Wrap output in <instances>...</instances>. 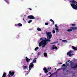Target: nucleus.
<instances>
[{"instance_id": "1", "label": "nucleus", "mask_w": 77, "mask_h": 77, "mask_svg": "<svg viewBox=\"0 0 77 77\" xmlns=\"http://www.w3.org/2000/svg\"><path fill=\"white\" fill-rule=\"evenodd\" d=\"M46 34L47 35V39H46L45 40H44V41L46 42V44H47V42L48 43L50 42V41H51L50 39L52 38V34H51V32H47Z\"/></svg>"}, {"instance_id": "2", "label": "nucleus", "mask_w": 77, "mask_h": 77, "mask_svg": "<svg viewBox=\"0 0 77 77\" xmlns=\"http://www.w3.org/2000/svg\"><path fill=\"white\" fill-rule=\"evenodd\" d=\"M33 63H36V58L34 59L32 62V63H30L29 65V72H30V70H31L32 69L33 67L34 66V65Z\"/></svg>"}, {"instance_id": "3", "label": "nucleus", "mask_w": 77, "mask_h": 77, "mask_svg": "<svg viewBox=\"0 0 77 77\" xmlns=\"http://www.w3.org/2000/svg\"><path fill=\"white\" fill-rule=\"evenodd\" d=\"M47 43H46V42H45L44 40H43L39 43V47H41L42 45H43L42 46V47L44 48L45 46V45Z\"/></svg>"}, {"instance_id": "4", "label": "nucleus", "mask_w": 77, "mask_h": 77, "mask_svg": "<svg viewBox=\"0 0 77 77\" xmlns=\"http://www.w3.org/2000/svg\"><path fill=\"white\" fill-rule=\"evenodd\" d=\"M70 66L71 68H75L76 69H77V64H75V63H70Z\"/></svg>"}, {"instance_id": "5", "label": "nucleus", "mask_w": 77, "mask_h": 77, "mask_svg": "<svg viewBox=\"0 0 77 77\" xmlns=\"http://www.w3.org/2000/svg\"><path fill=\"white\" fill-rule=\"evenodd\" d=\"M70 29H68L67 30V32H72L73 30H77V27H71L70 28Z\"/></svg>"}, {"instance_id": "6", "label": "nucleus", "mask_w": 77, "mask_h": 77, "mask_svg": "<svg viewBox=\"0 0 77 77\" xmlns=\"http://www.w3.org/2000/svg\"><path fill=\"white\" fill-rule=\"evenodd\" d=\"M71 5L73 9H75V10H77V4H76L75 5L74 4H71Z\"/></svg>"}, {"instance_id": "7", "label": "nucleus", "mask_w": 77, "mask_h": 77, "mask_svg": "<svg viewBox=\"0 0 77 77\" xmlns=\"http://www.w3.org/2000/svg\"><path fill=\"white\" fill-rule=\"evenodd\" d=\"M71 53H72V51H70L69 52H67V55H69V56L70 57H71L72 56H73L74 55V54H71Z\"/></svg>"}, {"instance_id": "8", "label": "nucleus", "mask_w": 77, "mask_h": 77, "mask_svg": "<svg viewBox=\"0 0 77 77\" xmlns=\"http://www.w3.org/2000/svg\"><path fill=\"white\" fill-rule=\"evenodd\" d=\"M28 18L31 20H33L35 19V17L33 15H30L28 16Z\"/></svg>"}, {"instance_id": "9", "label": "nucleus", "mask_w": 77, "mask_h": 77, "mask_svg": "<svg viewBox=\"0 0 77 77\" xmlns=\"http://www.w3.org/2000/svg\"><path fill=\"white\" fill-rule=\"evenodd\" d=\"M51 48L52 50H54V49H56V50H57V47L56 46L55 47L54 45L52 46Z\"/></svg>"}, {"instance_id": "10", "label": "nucleus", "mask_w": 77, "mask_h": 77, "mask_svg": "<svg viewBox=\"0 0 77 77\" xmlns=\"http://www.w3.org/2000/svg\"><path fill=\"white\" fill-rule=\"evenodd\" d=\"M70 2H71V3H72V4H74V5H75L76 3V4H77V2L75 1H74V0H72V1H70Z\"/></svg>"}, {"instance_id": "11", "label": "nucleus", "mask_w": 77, "mask_h": 77, "mask_svg": "<svg viewBox=\"0 0 77 77\" xmlns=\"http://www.w3.org/2000/svg\"><path fill=\"white\" fill-rule=\"evenodd\" d=\"M9 74H10L11 76H13V75L14 74V72H12L11 71H10L9 72Z\"/></svg>"}, {"instance_id": "12", "label": "nucleus", "mask_w": 77, "mask_h": 77, "mask_svg": "<svg viewBox=\"0 0 77 77\" xmlns=\"http://www.w3.org/2000/svg\"><path fill=\"white\" fill-rule=\"evenodd\" d=\"M44 71H45V73H47V72H48V69H47L46 68H45L44 69Z\"/></svg>"}, {"instance_id": "13", "label": "nucleus", "mask_w": 77, "mask_h": 77, "mask_svg": "<svg viewBox=\"0 0 77 77\" xmlns=\"http://www.w3.org/2000/svg\"><path fill=\"white\" fill-rule=\"evenodd\" d=\"M72 48L74 50H77V48H76V47H74V46H72Z\"/></svg>"}, {"instance_id": "14", "label": "nucleus", "mask_w": 77, "mask_h": 77, "mask_svg": "<svg viewBox=\"0 0 77 77\" xmlns=\"http://www.w3.org/2000/svg\"><path fill=\"white\" fill-rule=\"evenodd\" d=\"M17 25L18 26H20V27H22L23 26V25L21 24V23H19L17 24Z\"/></svg>"}, {"instance_id": "15", "label": "nucleus", "mask_w": 77, "mask_h": 77, "mask_svg": "<svg viewBox=\"0 0 77 77\" xmlns=\"http://www.w3.org/2000/svg\"><path fill=\"white\" fill-rule=\"evenodd\" d=\"M43 55L44 57H47V54L46 53H44L43 54Z\"/></svg>"}, {"instance_id": "16", "label": "nucleus", "mask_w": 77, "mask_h": 77, "mask_svg": "<svg viewBox=\"0 0 77 77\" xmlns=\"http://www.w3.org/2000/svg\"><path fill=\"white\" fill-rule=\"evenodd\" d=\"M23 70H25V69H27V66H25L24 65H23Z\"/></svg>"}, {"instance_id": "17", "label": "nucleus", "mask_w": 77, "mask_h": 77, "mask_svg": "<svg viewBox=\"0 0 77 77\" xmlns=\"http://www.w3.org/2000/svg\"><path fill=\"white\" fill-rule=\"evenodd\" d=\"M55 30L56 31H57V33H59V29H58L57 27L55 28Z\"/></svg>"}, {"instance_id": "18", "label": "nucleus", "mask_w": 77, "mask_h": 77, "mask_svg": "<svg viewBox=\"0 0 77 77\" xmlns=\"http://www.w3.org/2000/svg\"><path fill=\"white\" fill-rule=\"evenodd\" d=\"M26 60L27 62H29V59L27 58V57H26Z\"/></svg>"}, {"instance_id": "19", "label": "nucleus", "mask_w": 77, "mask_h": 77, "mask_svg": "<svg viewBox=\"0 0 77 77\" xmlns=\"http://www.w3.org/2000/svg\"><path fill=\"white\" fill-rule=\"evenodd\" d=\"M7 3H8V4H9V1H8V0H4Z\"/></svg>"}, {"instance_id": "20", "label": "nucleus", "mask_w": 77, "mask_h": 77, "mask_svg": "<svg viewBox=\"0 0 77 77\" xmlns=\"http://www.w3.org/2000/svg\"><path fill=\"white\" fill-rule=\"evenodd\" d=\"M50 21H51V22H52V23H53V24H54V21H53V20H50Z\"/></svg>"}, {"instance_id": "21", "label": "nucleus", "mask_w": 77, "mask_h": 77, "mask_svg": "<svg viewBox=\"0 0 77 77\" xmlns=\"http://www.w3.org/2000/svg\"><path fill=\"white\" fill-rule=\"evenodd\" d=\"M37 30H38V31H41V29L39 28H37Z\"/></svg>"}, {"instance_id": "22", "label": "nucleus", "mask_w": 77, "mask_h": 77, "mask_svg": "<svg viewBox=\"0 0 77 77\" xmlns=\"http://www.w3.org/2000/svg\"><path fill=\"white\" fill-rule=\"evenodd\" d=\"M39 48L38 47H36L35 49V51H36L37 50H38Z\"/></svg>"}, {"instance_id": "23", "label": "nucleus", "mask_w": 77, "mask_h": 77, "mask_svg": "<svg viewBox=\"0 0 77 77\" xmlns=\"http://www.w3.org/2000/svg\"><path fill=\"white\" fill-rule=\"evenodd\" d=\"M32 21V20H30L28 21V23H30Z\"/></svg>"}, {"instance_id": "24", "label": "nucleus", "mask_w": 77, "mask_h": 77, "mask_svg": "<svg viewBox=\"0 0 77 77\" xmlns=\"http://www.w3.org/2000/svg\"><path fill=\"white\" fill-rule=\"evenodd\" d=\"M38 54V56H39V55H40L41 54V52H38L37 53Z\"/></svg>"}, {"instance_id": "25", "label": "nucleus", "mask_w": 77, "mask_h": 77, "mask_svg": "<svg viewBox=\"0 0 77 77\" xmlns=\"http://www.w3.org/2000/svg\"><path fill=\"white\" fill-rule=\"evenodd\" d=\"M52 32L53 33H55V30H52Z\"/></svg>"}, {"instance_id": "26", "label": "nucleus", "mask_w": 77, "mask_h": 77, "mask_svg": "<svg viewBox=\"0 0 77 77\" xmlns=\"http://www.w3.org/2000/svg\"><path fill=\"white\" fill-rule=\"evenodd\" d=\"M45 25H46V26L47 25H48V23H45Z\"/></svg>"}, {"instance_id": "27", "label": "nucleus", "mask_w": 77, "mask_h": 77, "mask_svg": "<svg viewBox=\"0 0 77 77\" xmlns=\"http://www.w3.org/2000/svg\"><path fill=\"white\" fill-rule=\"evenodd\" d=\"M65 66V64H63V65H62V66L63 67V66Z\"/></svg>"}, {"instance_id": "28", "label": "nucleus", "mask_w": 77, "mask_h": 77, "mask_svg": "<svg viewBox=\"0 0 77 77\" xmlns=\"http://www.w3.org/2000/svg\"><path fill=\"white\" fill-rule=\"evenodd\" d=\"M62 41L63 42H66V41H67L66 40H63V41Z\"/></svg>"}, {"instance_id": "29", "label": "nucleus", "mask_w": 77, "mask_h": 77, "mask_svg": "<svg viewBox=\"0 0 77 77\" xmlns=\"http://www.w3.org/2000/svg\"><path fill=\"white\" fill-rule=\"evenodd\" d=\"M71 26H75V24H72Z\"/></svg>"}, {"instance_id": "30", "label": "nucleus", "mask_w": 77, "mask_h": 77, "mask_svg": "<svg viewBox=\"0 0 77 77\" xmlns=\"http://www.w3.org/2000/svg\"><path fill=\"white\" fill-rule=\"evenodd\" d=\"M55 26L56 28H57V26L56 25H54Z\"/></svg>"}, {"instance_id": "31", "label": "nucleus", "mask_w": 77, "mask_h": 77, "mask_svg": "<svg viewBox=\"0 0 77 77\" xmlns=\"http://www.w3.org/2000/svg\"><path fill=\"white\" fill-rule=\"evenodd\" d=\"M48 74H51V72H49L48 73Z\"/></svg>"}, {"instance_id": "32", "label": "nucleus", "mask_w": 77, "mask_h": 77, "mask_svg": "<svg viewBox=\"0 0 77 77\" xmlns=\"http://www.w3.org/2000/svg\"><path fill=\"white\" fill-rule=\"evenodd\" d=\"M48 69V71H51V70H50V69Z\"/></svg>"}, {"instance_id": "33", "label": "nucleus", "mask_w": 77, "mask_h": 77, "mask_svg": "<svg viewBox=\"0 0 77 77\" xmlns=\"http://www.w3.org/2000/svg\"><path fill=\"white\" fill-rule=\"evenodd\" d=\"M48 69H51V67L48 68Z\"/></svg>"}, {"instance_id": "34", "label": "nucleus", "mask_w": 77, "mask_h": 77, "mask_svg": "<svg viewBox=\"0 0 77 77\" xmlns=\"http://www.w3.org/2000/svg\"><path fill=\"white\" fill-rule=\"evenodd\" d=\"M42 38H41L40 39V40H42Z\"/></svg>"}, {"instance_id": "35", "label": "nucleus", "mask_w": 77, "mask_h": 77, "mask_svg": "<svg viewBox=\"0 0 77 77\" xmlns=\"http://www.w3.org/2000/svg\"><path fill=\"white\" fill-rule=\"evenodd\" d=\"M67 63H68V61L66 62V64H67Z\"/></svg>"}, {"instance_id": "36", "label": "nucleus", "mask_w": 77, "mask_h": 77, "mask_svg": "<svg viewBox=\"0 0 77 77\" xmlns=\"http://www.w3.org/2000/svg\"><path fill=\"white\" fill-rule=\"evenodd\" d=\"M8 77H11V75H10V74L9 75Z\"/></svg>"}, {"instance_id": "37", "label": "nucleus", "mask_w": 77, "mask_h": 77, "mask_svg": "<svg viewBox=\"0 0 77 77\" xmlns=\"http://www.w3.org/2000/svg\"><path fill=\"white\" fill-rule=\"evenodd\" d=\"M62 63H59V64H62Z\"/></svg>"}, {"instance_id": "38", "label": "nucleus", "mask_w": 77, "mask_h": 77, "mask_svg": "<svg viewBox=\"0 0 77 77\" xmlns=\"http://www.w3.org/2000/svg\"><path fill=\"white\" fill-rule=\"evenodd\" d=\"M57 70H60V69H58Z\"/></svg>"}, {"instance_id": "39", "label": "nucleus", "mask_w": 77, "mask_h": 77, "mask_svg": "<svg viewBox=\"0 0 77 77\" xmlns=\"http://www.w3.org/2000/svg\"><path fill=\"white\" fill-rule=\"evenodd\" d=\"M29 10H32V9L31 8H29Z\"/></svg>"}, {"instance_id": "40", "label": "nucleus", "mask_w": 77, "mask_h": 77, "mask_svg": "<svg viewBox=\"0 0 77 77\" xmlns=\"http://www.w3.org/2000/svg\"><path fill=\"white\" fill-rule=\"evenodd\" d=\"M67 62H70V60H69Z\"/></svg>"}, {"instance_id": "41", "label": "nucleus", "mask_w": 77, "mask_h": 77, "mask_svg": "<svg viewBox=\"0 0 77 77\" xmlns=\"http://www.w3.org/2000/svg\"><path fill=\"white\" fill-rule=\"evenodd\" d=\"M75 77V76H74V75H73L72 76V77Z\"/></svg>"}, {"instance_id": "42", "label": "nucleus", "mask_w": 77, "mask_h": 77, "mask_svg": "<svg viewBox=\"0 0 77 77\" xmlns=\"http://www.w3.org/2000/svg\"><path fill=\"white\" fill-rule=\"evenodd\" d=\"M55 70H56V69H57L56 68H55Z\"/></svg>"}, {"instance_id": "43", "label": "nucleus", "mask_w": 77, "mask_h": 77, "mask_svg": "<svg viewBox=\"0 0 77 77\" xmlns=\"http://www.w3.org/2000/svg\"><path fill=\"white\" fill-rule=\"evenodd\" d=\"M25 19L24 18V17L23 18V20H24Z\"/></svg>"}, {"instance_id": "44", "label": "nucleus", "mask_w": 77, "mask_h": 77, "mask_svg": "<svg viewBox=\"0 0 77 77\" xmlns=\"http://www.w3.org/2000/svg\"><path fill=\"white\" fill-rule=\"evenodd\" d=\"M30 59H29V60H30Z\"/></svg>"}, {"instance_id": "45", "label": "nucleus", "mask_w": 77, "mask_h": 77, "mask_svg": "<svg viewBox=\"0 0 77 77\" xmlns=\"http://www.w3.org/2000/svg\"><path fill=\"white\" fill-rule=\"evenodd\" d=\"M46 75H48V74H46Z\"/></svg>"}, {"instance_id": "46", "label": "nucleus", "mask_w": 77, "mask_h": 77, "mask_svg": "<svg viewBox=\"0 0 77 77\" xmlns=\"http://www.w3.org/2000/svg\"><path fill=\"white\" fill-rule=\"evenodd\" d=\"M50 77H51V75H50Z\"/></svg>"}, {"instance_id": "47", "label": "nucleus", "mask_w": 77, "mask_h": 77, "mask_svg": "<svg viewBox=\"0 0 77 77\" xmlns=\"http://www.w3.org/2000/svg\"><path fill=\"white\" fill-rule=\"evenodd\" d=\"M31 54H33V53H32Z\"/></svg>"}, {"instance_id": "48", "label": "nucleus", "mask_w": 77, "mask_h": 77, "mask_svg": "<svg viewBox=\"0 0 77 77\" xmlns=\"http://www.w3.org/2000/svg\"><path fill=\"white\" fill-rule=\"evenodd\" d=\"M21 16H23V15H21Z\"/></svg>"}, {"instance_id": "49", "label": "nucleus", "mask_w": 77, "mask_h": 77, "mask_svg": "<svg viewBox=\"0 0 77 77\" xmlns=\"http://www.w3.org/2000/svg\"><path fill=\"white\" fill-rule=\"evenodd\" d=\"M40 75H41V74H40Z\"/></svg>"}, {"instance_id": "50", "label": "nucleus", "mask_w": 77, "mask_h": 77, "mask_svg": "<svg viewBox=\"0 0 77 77\" xmlns=\"http://www.w3.org/2000/svg\"><path fill=\"white\" fill-rule=\"evenodd\" d=\"M50 20H52V19H50Z\"/></svg>"}, {"instance_id": "51", "label": "nucleus", "mask_w": 77, "mask_h": 77, "mask_svg": "<svg viewBox=\"0 0 77 77\" xmlns=\"http://www.w3.org/2000/svg\"><path fill=\"white\" fill-rule=\"evenodd\" d=\"M24 21V20H23Z\"/></svg>"}, {"instance_id": "52", "label": "nucleus", "mask_w": 77, "mask_h": 77, "mask_svg": "<svg viewBox=\"0 0 77 77\" xmlns=\"http://www.w3.org/2000/svg\"><path fill=\"white\" fill-rule=\"evenodd\" d=\"M28 73L27 74V75H28Z\"/></svg>"}]
</instances>
